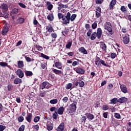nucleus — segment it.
I'll use <instances>...</instances> for the list:
<instances>
[{"mask_svg": "<svg viewBox=\"0 0 131 131\" xmlns=\"http://www.w3.org/2000/svg\"><path fill=\"white\" fill-rule=\"evenodd\" d=\"M0 66L1 67H8V63L4 61L0 62Z\"/></svg>", "mask_w": 131, "mask_h": 131, "instance_id": "a19ab883", "label": "nucleus"}, {"mask_svg": "<svg viewBox=\"0 0 131 131\" xmlns=\"http://www.w3.org/2000/svg\"><path fill=\"white\" fill-rule=\"evenodd\" d=\"M19 9L18 8H14L10 13L11 16H12V14H17V13L19 12Z\"/></svg>", "mask_w": 131, "mask_h": 131, "instance_id": "7c9ffc66", "label": "nucleus"}, {"mask_svg": "<svg viewBox=\"0 0 131 131\" xmlns=\"http://www.w3.org/2000/svg\"><path fill=\"white\" fill-rule=\"evenodd\" d=\"M53 5L50 4L49 6H48L47 9H48V11H52V10L53 9Z\"/></svg>", "mask_w": 131, "mask_h": 131, "instance_id": "052dcab7", "label": "nucleus"}, {"mask_svg": "<svg viewBox=\"0 0 131 131\" xmlns=\"http://www.w3.org/2000/svg\"><path fill=\"white\" fill-rule=\"evenodd\" d=\"M76 104L75 103H72L70 105L69 109V113H75V111H76Z\"/></svg>", "mask_w": 131, "mask_h": 131, "instance_id": "39448f33", "label": "nucleus"}, {"mask_svg": "<svg viewBox=\"0 0 131 131\" xmlns=\"http://www.w3.org/2000/svg\"><path fill=\"white\" fill-rule=\"evenodd\" d=\"M72 46V42L70 41L69 42L66 46V48L67 49H70L71 48V46Z\"/></svg>", "mask_w": 131, "mask_h": 131, "instance_id": "de8ad7c7", "label": "nucleus"}, {"mask_svg": "<svg viewBox=\"0 0 131 131\" xmlns=\"http://www.w3.org/2000/svg\"><path fill=\"white\" fill-rule=\"evenodd\" d=\"M125 102H127V98L125 97H122L118 99V103H120V104L125 103Z\"/></svg>", "mask_w": 131, "mask_h": 131, "instance_id": "f3484780", "label": "nucleus"}, {"mask_svg": "<svg viewBox=\"0 0 131 131\" xmlns=\"http://www.w3.org/2000/svg\"><path fill=\"white\" fill-rule=\"evenodd\" d=\"M35 48H36V49H37V50L39 51V52H41V51H42V50H43V48L41 46H39V45H36L35 46Z\"/></svg>", "mask_w": 131, "mask_h": 131, "instance_id": "37998d69", "label": "nucleus"}, {"mask_svg": "<svg viewBox=\"0 0 131 131\" xmlns=\"http://www.w3.org/2000/svg\"><path fill=\"white\" fill-rule=\"evenodd\" d=\"M67 55H68V56H69V57H73V56L74 55V52H70L69 53H67Z\"/></svg>", "mask_w": 131, "mask_h": 131, "instance_id": "0e129e2a", "label": "nucleus"}, {"mask_svg": "<svg viewBox=\"0 0 131 131\" xmlns=\"http://www.w3.org/2000/svg\"><path fill=\"white\" fill-rule=\"evenodd\" d=\"M62 13H58L57 17L59 20H62V24H69L70 21L73 22L77 17V15L74 14L71 15V13L63 9L61 10Z\"/></svg>", "mask_w": 131, "mask_h": 131, "instance_id": "f257e3e1", "label": "nucleus"}, {"mask_svg": "<svg viewBox=\"0 0 131 131\" xmlns=\"http://www.w3.org/2000/svg\"><path fill=\"white\" fill-rule=\"evenodd\" d=\"M79 52H81L84 55H88V51L83 47H81L79 49Z\"/></svg>", "mask_w": 131, "mask_h": 131, "instance_id": "4be33fe9", "label": "nucleus"}, {"mask_svg": "<svg viewBox=\"0 0 131 131\" xmlns=\"http://www.w3.org/2000/svg\"><path fill=\"white\" fill-rule=\"evenodd\" d=\"M120 88L122 93H124V94H126V93H127V88L126 87V85L124 84H122L120 85Z\"/></svg>", "mask_w": 131, "mask_h": 131, "instance_id": "2eb2a0df", "label": "nucleus"}, {"mask_svg": "<svg viewBox=\"0 0 131 131\" xmlns=\"http://www.w3.org/2000/svg\"><path fill=\"white\" fill-rule=\"evenodd\" d=\"M127 131H131V122H129L127 123Z\"/></svg>", "mask_w": 131, "mask_h": 131, "instance_id": "49530a36", "label": "nucleus"}, {"mask_svg": "<svg viewBox=\"0 0 131 131\" xmlns=\"http://www.w3.org/2000/svg\"><path fill=\"white\" fill-rule=\"evenodd\" d=\"M116 57V53H112L111 54V58H112V59H115V58Z\"/></svg>", "mask_w": 131, "mask_h": 131, "instance_id": "e2e57ef3", "label": "nucleus"}, {"mask_svg": "<svg viewBox=\"0 0 131 131\" xmlns=\"http://www.w3.org/2000/svg\"><path fill=\"white\" fill-rule=\"evenodd\" d=\"M13 83L14 84H19V83H22V79L16 78L13 81Z\"/></svg>", "mask_w": 131, "mask_h": 131, "instance_id": "b1692460", "label": "nucleus"}, {"mask_svg": "<svg viewBox=\"0 0 131 131\" xmlns=\"http://www.w3.org/2000/svg\"><path fill=\"white\" fill-rule=\"evenodd\" d=\"M32 117H33V115H32V114L28 113V112H27V116L26 117V120H27V121L30 123V122H31V120H32Z\"/></svg>", "mask_w": 131, "mask_h": 131, "instance_id": "9d476101", "label": "nucleus"}, {"mask_svg": "<svg viewBox=\"0 0 131 131\" xmlns=\"http://www.w3.org/2000/svg\"><path fill=\"white\" fill-rule=\"evenodd\" d=\"M95 65H97V67H101V65H103V66H105V67H110V65H109L108 62H105L99 57H97L96 60L95 61Z\"/></svg>", "mask_w": 131, "mask_h": 131, "instance_id": "7ed1b4c3", "label": "nucleus"}, {"mask_svg": "<svg viewBox=\"0 0 131 131\" xmlns=\"http://www.w3.org/2000/svg\"><path fill=\"white\" fill-rule=\"evenodd\" d=\"M52 71H53V73H55V74H56L57 75H60L62 74V73H63L62 71L57 70L56 69H54L52 70Z\"/></svg>", "mask_w": 131, "mask_h": 131, "instance_id": "393cba45", "label": "nucleus"}, {"mask_svg": "<svg viewBox=\"0 0 131 131\" xmlns=\"http://www.w3.org/2000/svg\"><path fill=\"white\" fill-rule=\"evenodd\" d=\"M102 29H101V28H98L97 30V32H94L92 34L90 39L91 40H95V39L97 38V37L98 39H100L102 37Z\"/></svg>", "mask_w": 131, "mask_h": 131, "instance_id": "f03ea898", "label": "nucleus"}, {"mask_svg": "<svg viewBox=\"0 0 131 131\" xmlns=\"http://www.w3.org/2000/svg\"><path fill=\"white\" fill-rule=\"evenodd\" d=\"M103 2H104V0H96V4L97 5H99V4H103Z\"/></svg>", "mask_w": 131, "mask_h": 131, "instance_id": "680f3d73", "label": "nucleus"}, {"mask_svg": "<svg viewBox=\"0 0 131 131\" xmlns=\"http://www.w3.org/2000/svg\"><path fill=\"white\" fill-rule=\"evenodd\" d=\"M100 48L102 51H107V45L104 42H100Z\"/></svg>", "mask_w": 131, "mask_h": 131, "instance_id": "5701e85b", "label": "nucleus"}, {"mask_svg": "<svg viewBox=\"0 0 131 131\" xmlns=\"http://www.w3.org/2000/svg\"><path fill=\"white\" fill-rule=\"evenodd\" d=\"M9 32V27L7 26H4L2 30V35L5 36Z\"/></svg>", "mask_w": 131, "mask_h": 131, "instance_id": "a211bd4d", "label": "nucleus"}, {"mask_svg": "<svg viewBox=\"0 0 131 131\" xmlns=\"http://www.w3.org/2000/svg\"><path fill=\"white\" fill-rule=\"evenodd\" d=\"M64 111H65V108L63 106L60 107L58 109L57 114L59 115H62L64 113Z\"/></svg>", "mask_w": 131, "mask_h": 131, "instance_id": "aec40b11", "label": "nucleus"}, {"mask_svg": "<svg viewBox=\"0 0 131 131\" xmlns=\"http://www.w3.org/2000/svg\"><path fill=\"white\" fill-rule=\"evenodd\" d=\"M0 9L2 10L3 13H7L9 10V6L8 5L3 3L0 6Z\"/></svg>", "mask_w": 131, "mask_h": 131, "instance_id": "423d86ee", "label": "nucleus"}, {"mask_svg": "<svg viewBox=\"0 0 131 131\" xmlns=\"http://www.w3.org/2000/svg\"><path fill=\"white\" fill-rule=\"evenodd\" d=\"M130 39L129 35H125L123 37L122 41L124 45H128V43H129Z\"/></svg>", "mask_w": 131, "mask_h": 131, "instance_id": "0eeeda50", "label": "nucleus"}, {"mask_svg": "<svg viewBox=\"0 0 131 131\" xmlns=\"http://www.w3.org/2000/svg\"><path fill=\"white\" fill-rule=\"evenodd\" d=\"M112 123L113 124V125H116V126H117L118 124H119V123L117 120H115V119H113L112 121Z\"/></svg>", "mask_w": 131, "mask_h": 131, "instance_id": "79ce46f5", "label": "nucleus"}, {"mask_svg": "<svg viewBox=\"0 0 131 131\" xmlns=\"http://www.w3.org/2000/svg\"><path fill=\"white\" fill-rule=\"evenodd\" d=\"M57 115H58V112H55V113L53 114V115H52V117H53V119L57 120Z\"/></svg>", "mask_w": 131, "mask_h": 131, "instance_id": "8fccbe9b", "label": "nucleus"}, {"mask_svg": "<svg viewBox=\"0 0 131 131\" xmlns=\"http://www.w3.org/2000/svg\"><path fill=\"white\" fill-rule=\"evenodd\" d=\"M64 128H65V123L64 122H61L58 127L56 128V131H65L64 130Z\"/></svg>", "mask_w": 131, "mask_h": 131, "instance_id": "9b49d317", "label": "nucleus"}, {"mask_svg": "<svg viewBox=\"0 0 131 131\" xmlns=\"http://www.w3.org/2000/svg\"><path fill=\"white\" fill-rule=\"evenodd\" d=\"M127 7H125L124 6H122L121 7L120 10L122 13H127V9H126Z\"/></svg>", "mask_w": 131, "mask_h": 131, "instance_id": "72a5a7b5", "label": "nucleus"}, {"mask_svg": "<svg viewBox=\"0 0 131 131\" xmlns=\"http://www.w3.org/2000/svg\"><path fill=\"white\" fill-rule=\"evenodd\" d=\"M117 1L116 0H112L110 5L109 6V9L110 10H113V8H114V6L116 5V3Z\"/></svg>", "mask_w": 131, "mask_h": 131, "instance_id": "dca6fc26", "label": "nucleus"}, {"mask_svg": "<svg viewBox=\"0 0 131 131\" xmlns=\"http://www.w3.org/2000/svg\"><path fill=\"white\" fill-rule=\"evenodd\" d=\"M7 127L4 125H0V131H3Z\"/></svg>", "mask_w": 131, "mask_h": 131, "instance_id": "bf43d9fd", "label": "nucleus"}, {"mask_svg": "<svg viewBox=\"0 0 131 131\" xmlns=\"http://www.w3.org/2000/svg\"><path fill=\"white\" fill-rule=\"evenodd\" d=\"M0 17H4L5 19H8L9 18V14L6 13V12L4 13V14L3 13L0 12Z\"/></svg>", "mask_w": 131, "mask_h": 131, "instance_id": "473e14b6", "label": "nucleus"}, {"mask_svg": "<svg viewBox=\"0 0 131 131\" xmlns=\"http://www.w3.org/2000/svg\"><path fill=\"white\" fill-rule=\"evenodd\" d=\"M53 125H47L48 130H49V131L53 130Z\"/></svg>", "mask_w": 131, "mask_h": 131, "instance_id": "6e6d98bb", "label": "nucleus"}, {"mask_svg": "<svg viewBox=\"0 0 131 131\" xmlns=\"http://www.w3.org/2000/svg\"><path fill=\"white\" fill-rule=\"evenodd\" d=\"M18 6H19L20 8H23V9H25V8H26V5L22 3H19Z\"/></svg>", "mask_w": 131, "mask_h": 131, "instance_id": "864d4df0", "label": "nucleus"}, {"mask_svg": "<svg viewBox=\"0 0 131 131\" xmlns=\"http://www.w3.org/2000/svg\"><path fill=\"white\" fill-rule=\"evenodd\" d=\"M39 119H40V117L36 116L34 118V122H38L39 121Z\"/></svg>", "mask_w": 131, "mask_h": 131, "instance_id": "3c124183", "label": "nucleus"}, {"mask_svg": "<svg viewBox=\"0 0 131 131\" xmlns=\"http://www.w3.org/2000/svg\"><path fill=\"white\" fill-rule=\"evenodd\" d=\"M104 28L105 30H107L108 31V35H113L114 34V32L112 30V25H111V23L107 21L104 24Z\"/></svg>", "mask_w": 131, "mask_h": 131, "instance_id": "20e7f679", "label": "nucleus"}, {"mask_svg": "<svg viewBox=\"0 0 131 131\" xmlns=\"http://www.w3.org/2000/svg\"><path fill=\"white\" fill-rule=\"evenodd\" d=\"M68 32H69V29H66L64 30V31L61 32V33H62V35H63V36L66 37V35H67V34H68Z\"/></svg>", "mask_w": 131, "mask_h": 131, "instance_id": "f704fd0d", "label": "nucleus"}, {"mask_svg": "<svg viewBox=\"0 0 131 131\" xmlns=\"http://www.w3.org/2000/svg\"><path fill=\"white\" fill-rule=\"evenodd\" d=\"M15 73L19 78H23L24 77V72L21 69H18Z\"/></svg>", "mask_w": 131, "mask_h": 131, "instance_id": "6e6552de", "label": "nucleus"}, {"mask_svg": "<svg viewBox=\"0 0 131 131\" xmlns=\"http://www.w3.org/2000/svg\"><path fill=\"white\" fill-rule=\"evenodd\" d=\"M93 33V30L89 29L86 34L88 36H91L92 35V33Z\"/></svg>", "mask_w": 131, "mask_h": 131, "instance_id": "13d9d810", "label": "nucleus"}, {"mask_svg": "<svg viewBox=\"0 0 131 131\" xmlns=\"http://www.w3.org/2000/svg\"><path fill=\"white\" fill-rule=\"evenodd\" d=\"M41 57L42 58H44V59H46V60H49V59H50V57L48 56L47 55L44 54L43 53H41Z\"/></svg>", "mask_w": 131, "mask_h": 131, "instance_id": "09e8293b", "label": "nucleus"}, {"mask_svg": "<svg viewBox=\"0 0 131 131\" xmlns=\"http://www.w3.org/2000/svg\"><path fill=\"white\" fill-rule=\"evenodd\" d=\"M97 26H98V24L96 22H94V23H93L92 25V29H96Z\"/></svg>", "mask_w": 131, "mask_h": 131, "instance_id": "5fc2aeb1", "label": "nucleus"}, {"mask_svg": "<svg viewBox=\"0 0 131 131\" xmlns=\"http://www.w3.org/2000/svg\"><path fill=\"white\" fill-rule=\"evenodd\" d=\"M17 120L18 122H23V121H24V117L20 116L17 118Z\"/></svg>", "mask_w": 131, "mask_h": 131, "instance_id": "a18cd8bd", "label": "nucleus"}, {"mask_svg": "<svg viewBox=\"0 0 131 131\" xmlns=\"http://www.w3.org/2000/svg\"><path fill=\"white\" fill-rule=\"evenodd\" d=\"M27 62H31V58L28 56L25 57Z\"/></svg>", "mask_w": 131, "mask_h": 131, "instance_id": "338daca9", "label": "nucleus"}, {"mask_svg": "<svg viewBox=\"0 0 131 131\" xmlns=\"http://www.w3.org/2000/svg\"><path fill=\"white\" fill-rule=\"evenodd\" d=\"M47 19L49 21H53L54 20V14L53 13H50L48 16H47Z\"/></svg>", "mask_w": 131, "mask_h": 131, "instance_id": "bb28decb", "label": "nucleus"}, {"mask_svg": "<svg viewBox=\"0 0 131 131\" xmlns=\"http://www.w3.org/2000/svg\"><path fill=\"white\" fill-rule=\"evenodd\" d=\"M40 87V89H41L42 90H43L44 89H50V83H49L48 82L44 81L41 84Z\"/></svg>", "mask_w": 131, "mask_h": 131, "instance_id": "1a4fd4ad", "label": "nucleus"}, {"mask_svg": "<svg viewBox=\"0 0 131 131\" xmlns=\"http://www.w3.org/2000/svg\"><path fill=\"white\" fill-rule=\"evenodd\" d=\"M72 88V83H69L66 84V90H70Z\"/></svg>", "mask_w": 131, "mask_h": 131, "instance_id": "c03bdc74", "label": "nucleus"}, {"mask_svg": "<svg viewBox=\"0 0 131 131\" xmlns=\"http://www.w3.org/2000/svg\"><path fill=\"white\" fill-rule=\"evenodd\" d=\"M50 104H53V105H55V104H57L58 103V99H52L50 101Z\"/></svg>", "mask_w": 131, "mask_h": 131, "instance_id": "ea45409f", "label": "nucleus"}, {"mask_svg": "<svg viewBox=\"0 0 131 131\" xmlns=\"http://www.w3.org/2000/svg\"><path fill=\"white\" fill-rule=\"evenodd\" d=\"M51 36L53 38H57V34L56 33H52Z\"/></svg>", "mask_w": 131, "mask_h": 131, "instance_id": "69168bd1", "label": "nucleus"}, {"mask_svg": "<svg viewBox=\"0 0 131 131\" xmlns=\"http://www.w3.org/2000/svg\"><path fill=\"white\" fill-rule=\"evenodd\" d=\"M25 22V19L23 17H18L16 20V24H23Z\"/></svg>", "mask_w": 131, "mask_h": 131, "instance_id": "6ab92c4d", "label": "nucleus"}, {"mask_svg": "<svg viewBox=\"0 0 131 131\" xmlns=\"http://www.w3.org/2000/svg\"><path fill=\"white\" fill-rule=\"evenodd\" d=\"M17 66L19 68H23V67H24V62H23V60L18 61Z\"/></svg>", "mask_w": 131, "mask_h": 131, "instance_id": "a878e982", "label": "nucleus"}, {"mask_svg": "<svg viewBox=\"0 0 131 131\" xmlns=\"http://www.w3.org/2000/svg\"><path fill=\"white\" fill-rule=\"evenodd\" d=\"M46 95H47V91H40L39 93V96L40 97H41L42 98H45Z\"/></svg>", "mask_w": 131, "mask_h": 131, "instance_id": "cd10ccee", "label": "nucleus"}, {"mask_svg": "<svg viewBox=\"0 0 131 131\" xmlns=\"http://www.w3.org/2000/svg\"><path fill=\"white\" fill-rule=\"evenodd\" d=\"M108 112L104 113L103 114V116L104 118H108Z\"/></svg>", "mask_w": 131, "mask_h": 131, "instance_id": "774afa93", "label": "nucleus"}, {"mask_svg": "<svg viewBox=\"0 0 131 131\" xmlns=\"http://www.w3.org/2000/svg\"><path fill=\"white\" fill-rule=\"evenodd\" d=\"M25 129V125H21L18 128V131H24Z\"/></svg>", "mask_w": 131, "mask_h": 131, "instance_id": "603ef678", "label": "nucleus"}, {"mask_svg": "<svg viewBox=\"0 0 131 131\" xmlns=\"http://www.w3.org/2000/svg\"><path fill=\"white\" fill-rule=\"evenodd\" d=\"M78 81L79 82L80 88H83V86H84V82H83V81L78 79Z\"/></svg>", "mask_w": 131, "mask_h": 131, "instance_id": "c9c22d12", "label": "nucleus"}, {"mask_svg": "<svg viewBox=\"0 0 131 131\" xmlns=\"http://www.w3.org/2000/svg\"><path fill=\"white\" fill-rule=\"evenodd\" d=\"M46 30L48 31V32L51 33L54 31V28L52 27V26H48L46 27Z\"/></svg>", "mask_w": 131, "mask_h": 131, "instance_id": "c85d7f7f", "label": "nucleus"}, {"mask_svg": "<svg viewBox=\"0 0 131 131\" xmlns=\"http://www.w3.org/2000/svg\"><path fill=\"white\" fill-rule=\"evenodd\" d=\"M109 109V106L107 105H103L102 106V110H103L104 111H106V110H108Z\"/></svg>", "mask_w": 131, "mask_h": 131, "instance_id": "4d7b16f0", "label": "nucleus"}, {"mask_svg": "<svg viewBox=\"0 0 131 131\" xmlns=\"http://www.w3.org/2000/svg\"><path fill=\"white\" fill-rule=\"evenodd\" d=\"M114 117L117 119H121V116L120 115V114H119V113H115L114 114Z\"/></svg>", "mask_w": 131, "mask_h": 131, "instance_id": "58836bf2", "label": "nucleus"}, {"mask_svg": "<svg viewBox=\"0 0 131 131\" xmlns=\"http://www.w3.org/2000/svg\"><path fill=\"white\" fill-rule=\"evenodd\" d=\"M26 76H32L33 73L30 71H25Z\"/></svg>", "mask_w": 131, "mask_h": 131, "instance_id": "c756f323", "label": "nucleus"}, {"mask_svg": "<svg viewBox=\"0 0 131 131\" xmlns=\"http://www.w3.org/2000/svg\"><path fill=\"white\" fill-rule=\"evenodd\" d=\"M74 70L78 74H84V73L85 72V71L84 70V69L80 68L75 69Z\"/></svg>", "mask_w": 131, "mask_h": 131, "instance_id": "4468645a", "label": "nucleus"}, {"mask_svg": "<svg viewBox=\"0 0 131 131\" xmlns=\"http://www.w3.org/2000/svg\"><path fill=\"white\" fill-rule=\"evenodd\" d=\"M55 67L58 68V69H62V62L60 61H57L54 63Z\"/></svg>", "mask_w": 131, "mask_h": 131, "instance_id": "412c9836", "label": "nucleus"}, {"mask_svg": "<svg viewBox=\"0 0 131 131\" xmlns=\"http://www.w3.org/2000/svg\"><path fill=\"white\" fill-rule=\"evenodd\" d=\"M85 115L86 117V119H88L89 121L93 120L95 118V116L93 114H91L90 113L85 114Z\"/></svg>", "mask_w": 131, "mask_h": 131, "instance_id": "f8f14e48", "label": "nucleus"}, {"mask_svg": "<svg viewBox=\"0 0 131 131\" xmlns=\"http://www.w3.org/2000/svg\"><path fill=\"white\" fill-rule=\"evenodd\" d=\"M110 101V104H116V103H118V99L117 98H114L112 99Z\"/></svg>", "mask_w": 131, "mask_h": 131, "instance_id": "2f4dec72", "label": "nucleus"}, {"mask_svg": "<svg viewBox=\"0 0 131 131\" xmlns=\"http://www.w3.org/2000/svg\"><path fill=\"white\" fill-rule=\"evenodd\" d=\"M7 90H8V92H11V91H13V90H14V87L13 86V85L11 84H9L7 86Z\"/></svg>", "mask_w": 131, "mask_h": 131, "instance_id": "e433bc0d", "label": "nucleus"}, {"mask_svg": "<svg viewBox=\"0 0 131 131\" xmlns=\"http://www.w3.org/2000/svg\"><path fill=\"white\" fill-rule=\"evenodd\" d=\"M95 13L96 18H100V17H101V7H98L96 8V11H95Z\"/></svg>", "mask_w": 131, "mask_h": 131, "instance_id": "ddd939ff", "label": "nucleus"}, {"mask_svg": "<svg viewBox=\"0 0 131 131\" xmlns=\"http://www.w3.org/2000/svg\"><path fill=\"white\" fill-rule=\"evenodd\" d=\"M86 117L85 116H83L80 119L81 122L83 123H85V121H86Z\"/></svg>", "mask_w": 131, "mask_h": 131, "instance_id": "4c0bfd02", "label": "nucleus"}]
</instances>
